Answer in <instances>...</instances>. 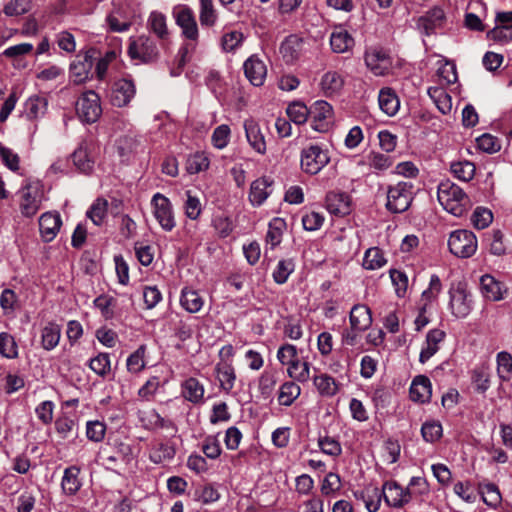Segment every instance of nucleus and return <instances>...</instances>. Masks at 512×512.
<instances>
[{"instance_id":"1","label":"nucleus","mask_w":512,"mask_h":512,"mask_svg":"<svg viewBox=\"0 0 512 512\" xmlns=\"http://www.w3.org/2000/svg\"><path fill=\"white\" fill-rule=\"evenodd\" d=\"M437 197L442 207L457 217L463 216L471 206L470 199L462 188L449 180L439 184Z\"/></svg>"},{"instance_id":"2","label":"nucleus","mask_w":512,"mask_h":512,"mask_svg":"<svg viewBox=\"0 0 512 512\" xmlns=\"http://www.w3.org/2000/svg\"><path fill=\"white\" fill-rule=\"evenodd\" d=\"M277 359L282 365H287V374L297 382L305 383L310 379V364L298 359L296 346L283 344L277 351Z\"/></svg>"},{"instance_id":"3","label":"nucleus","mask_w":512,"mask_h":512,"mask_svg":"<svg viewBox=\"0 0 512 512\" xmlns=\"http://www.w3.org/2000/svg\"><path fill=\"white\" fill-rule=\"evenodd\" d=\"M330 161L328 150L320 144H310L300 153V166L304 173L316 175Z\"/></svg>"},{"instance_id":"4","label":"nucleus","mask_w":512,"mask_h":512,"mask_svg":"<svg viewBox=\"0 0 512 512\" xmlns=\"http://www.w3.org/2000/svg\"><path fill=\"white\" fill-rule=\"evenodd\" d=\"M19 208L24 217L35 216L41 208L44 193L39 182H28L18 192Z\"/></svg>"},{"instance_id":"5","label":"nucleus","mask_w":512,"mask_h":512,"mask_svg":"<svg viewBox=\"0 0 512 512\" xmlns=\"http://www.w3.org/2000/svg\"><path fill=\"white\" fill-rule=\"evenodd\" d=\"M449 309L456 318H465L472 310L471 294L463 281L453 282L449 288Z\"/></svg>"},{"instance_id":"6","label":"nucleus","mask_w":512,"mask_h":512,"mask_svg":"<svg viewBox=\"0 0 512 512\" xmlns=\"http://www.w3.org/2000/svg\"><path fill=\"white\" fill-rule=\"evenodd\" d=\"M448 247L453 255L459 258H469L476 253L478 241L472 231L460 229L450 234Z\"/></svg>"},{"instance_id":"7","label":"nucleus","mask_w":512,"mask_h":512,"mask_svg":"<svg viewBox=\"0 0 512 512\" xmlns=\"http://www.w3.org/2000/svg\"><path fill=\"white\" fill-rule=\"evenodd\" d=\"M412 199L413 184L409 181H401L389 187L386 207L393 213H402L409 208Z\"/></svg>"},{"instance_id":"8","label":"nucleus","mask_w":512,"mask_h":512,"mask_svg":"<svg viewBox=\"0 0 512 512\" xmlns=\"http://www.w3.org/2000/svg\"><path fill=\"white\" fill-rule=\"evenodd\" d=\"M172 16L176 25L181 30V35L189 41H198L199 28L194 11L185 4L176 5L172 10Z\"/></svg>"},{"instance_id":"9","label":"nucleus","mask_w":512,"mask_h":512,"mask_svg":"<svg viewBox=\"0 0 512 512\" xmlns=\"http://www.w3.org/2000/svg\"><path fill=\"white\" fill-rule=\"evenodd\" d=\"M128 54L132 59L149 63L158 58L159 51L155 41L151 37L147 35H140L136 38L130 39Z\"/></svg>"},{"instance_id":"10","label":"nucleus","mask_w":512,"mask_h":512,"mask_svg":"<svg viewBox=\"0 0 512 512\" xmlns=\"http://www.w3.org/2000/svg\"><path fill=\"white\" fill-rule=\"evenodd\" d=\"M76 112L82 121L96 122L102 114L99 95L92 90L83 93L76 102Z\"/></svg>"},{"instance_id":"11","label":"nucleus","mask_w":512,"mask_h":512,"mask_svg":"<svg viewBox=\"0 0 512 512\" xmlns=\"http://www.w3.org/2000/svg\"><path fill=\"white\" fill-rule=\"evenodd\" d=\"M153 214L161 228L171 231L176 226L173 207L170 200L161 193L153 195L151 200Z\"/></svg>"},{"instance_id":"12","label":"nucleus","mask_w":512,"mask_h":512,"mask_svg":"<svg viewBox=\"0 0 512 512\" xmlns=\"http://www.w3.org/2000/svg\"><path fill=\"white\" fill-rule=\"evenodd\" d=\"M333 108L324 101H316L310 108V125L316 132H327L333 125Z\"/></svg>"},{"instance_id":"13","label":"nucleus","mask_w":512,"mask_h":512,"mask_svg":"<svg viewBox=\"0 0 512 512\" xmlns=\"http://www.w3.org/2000/svg\"><path fill=\"white\" fill-rule=\"evenodd\" d=\"M94 51L79 54L70 64V77L75 84H82L90 78L94 65Z\"/></svg>"},{"instance_id":"14","label":"nucleus","mask_w":512,"mask_h":512,"mask_svg":"<svg viewBox=\"0 0 512 512\" xmlns=\"http://www.w3.org/2000/svg\"><path fill=\"white\" fill-rule=\"evenodd\" d=\"M385 502L391 507H402L412 498L409 487H402L396 481H386L381 491Z\"/></svg>"},{"instance_id":"15","label":"nucleus","mask_w":512,"mask_h":512,"mask_svg":"<svg viewBox=\"0 0 512 512\" xmlns=\"http://www.w3.org/2000/svg\"><path fill=\"white\" fill-rule=\"evenodd\" d=\"M136 88L132 80L119 79L114 82L111 88L110 100L116 107H125L134 98Z\"/></svg>"},{"instance_id":"16","label":"nucleus","mask_w":512,"mask_h":512,"mask_svg":"<svg viewBox=\"0 0 512 512\" xmlns=\"http://www.w3.org/2000/svg\"><path fill=\"white\" fill-rule=\"evenodd\" d=\"M243 128L250 147L258 154H265L267 150L266 141L259 123L253 118H248L244 120Z\"/></svg>"},{"instance_id":"17","label":"nucleus","mask_w":512,"mask_h":512,"mask_svg":"<svg viewBox=\"0 0 512 512\" xmlns=\"http://www.w3.org/2000/svg\"><path fill=\"white\" fill-rule=\"evenodd\" d=\"M243 68L246 78L252 85H263L267 75V68L265 63L258 56H250L244 62Z\"/></svg>"},{"instance_id":"18","label":"nucleus","mask_w":512,"mask_h":512,"mask_svg":"<svg viewBox=\"0 0 512 512\" xmlns=\"http://www.w3.org/2000/svg\"><path fill=\"white\" fill-rule=\"evenodd\" d=\"M365 63L376 76L387 74L391 67L390 57L381 49H371L367 51L365 54Z\"/></svg>"},{"instance_id":"19","label":"nucleus","mask_w":512,"mask_h":512,"mask_svg":"<svg viewBox=\"0 0 512 512\" xmlns=\"http://www.w3.org/2000/svg\"><path fill=\"white\" fill-rule=\"evenodd\" d=\"M62 221L57 213L46 212L39 218V230L45 242L52 241L60 230Z\"/></svg>"},{"instance_id":"20","label":"nucleus","mask_w":512,"mask_h":512,"mask_svg":"<svg viewBox=\"0 0 512 512\" xmlns=\"http://www.w3.org/2000/svg\"><path fill=\"white\" fill-rule=\"evenodd\" d=\"M147 28L153 33L162 43L170 39V30L167 25L166 16L159 11H152L147 19Z\"/></svg>"},{"instance_id":"21","label":"nucleus","mask_w":512,"mask_h":512,"mask_svg":"<svg viewBox=\"0 0 512 512\" xmlns=\"http://www.w3.org/2000/svg\"><path fill=\"white\" fill-rule=\"evenodd\" d=\"M354 38L341 26L335 27L330 35V45L335 53H345L354 46Z\"/></svg>"},{"instance_id":"22","label":"nucleus","mask_w":512,"mask_h":512,"mask_svg":"<svg viewBox=\"0 0 512 512\" xmlns=\"http://www.w3.org/2000/svg\"><path fill=\"white\" fill-rule=\"evenodd\" d=\"M446 334L443 330L432 329L426 335L425 346L422 348L419 356L421 363L427 362L439 350V343H441Z\"/></svg>"},{"instance_id":"23","label":"nucleus","mask_w":512,"mask_h":512,"mask_svg":"<svg viewBox=\"0 0 512 512\" xmlns=\"http://www.w3.org/2000/svg\"><path fill=\"white\" fill-rule=\"evenodd\" d=\"M350 325L356 331H365L372 323L371 311L366 305H354L350 311Z\"/></svg>"},{"instance_id":"24","label":"nucleus","mask_w":512,"mask_h":512,"mask_svg":"<svg viewBox=\"0 0 512 512\" xmlns=\"http://www.w3.org/2000/svg\"><path fill=\"white\" fill-rule=\"evenodd\" d=\"M354 496L358 500H362L369 512H376L380 507L381 491L374 485H367L363 489L355 491Z\"/></svg>"},{"instance_id":"25","label":"nucleus","mask_w":512,"mask_h":512,"mask_svg":"<svg viewBox=\"0 0 512 512\" xmlns=\"http://www.w3.org/2000/svg\"><path fill=\"white\" fill-rule=\"evenodd\" d=\"M326 208L334 215L344 216L350 211V199L345 193L330 192L326 196Z\"/></svg>"},{"instance_id":"26","label":"nucleus","mask_w":512,"mask_h":512,"mask_svg":"<svg viewBox=\"0 0 512 512\" xmlns=\"http://www.w3.org/2000/svg\"><path fill=\"white\" fill-rule=\"evenodd\" d=\"M431 382L426 376H417L410 387V397L415 402L425 403L431 398Z\"/></svg>"},{"instance_id":"27","label":"nucleus","mask_w":512,"mask_h":512,"mask_svg":"<svg viewBox=\"0 0 512 512\" xmlns=\"http://www.w3.org/2000/svg\"><path fill=\"white\" fill-rule=\"evenodd\" d=\"M131 448L129 445L120 444L117 454H109L106 449L99 452V459L106 469L115 470L119 460L127 463L130 458Z\"/></svg>"},{"instance_id":"28","label":"nucleus","mask_w":512,"mask_h":512,"mask_svg":"<svg viewBox=\"0 0 512 512\" xmlns=\"http://www.w3.org/2000/svg\"><path fill=\"white\" fill-rule=\"evenodd\" d=\"M270 185L271 182L265 177L256 179L251 183L249 200L253 206H260L264 203L271 193L268 190Z\"/></svg>"},{"instance_id":"29","label":"nucleus","mask_w":512,"mask_h":512,"mask_svg":"<svg viewBox=\"0 0 512 512\" xmlns=\"http://www.w3.org/2000/svg\"><path fill=\"white\" fill-rule=\"evenodd\" d=\"M303 41L297 36L287 37L280 46V53L287 63L296 61L301 53Z\"/></svg>"},{"instance_id":"30","label":"nucleus","mask_w":512,"mask_h":512,"mask_svg":"<svg viewBox=\"0 0 512 512\" xmlns=\"http://www.w3.org/2000/svg\"><path fill=\"white\" fill-rule=\"evenodd\" d=\"M343 85V77L335 71L326 72L322 76L320 82L321 90L326 96H333L338 94L343 88Z\"/></svg>"},{"instance_id":"31","label":"nucleus","mask_w":512,"mask_h":512,"mask_svg":"<svg viewBox=\"0 0 512 512\" xmlns=\"http://www.w3.org/2000/svg\"><path fill=\"white\" fill-rule=\"evenodd\" d=\"M437 76L439 83L441 84L440 87L454 84L458 79L455 63L446 59L438 60Z\"/></svg>"},{"instance_id":"32","label":"nucleus","mask_w":512,"mask_h":512,"mask_svg":"<svg viewBox=\"0 0 512 512\" xmlns=\"http://www.w3.org/2000/svg\"><path fill=\"white\" fill-rule=\"evenodd\" d=\"M429 97L432 99L437 109L444 115L449 114L452 110V98L446 92L444 87H430L427 90Z\"/></svg>"},{"instance_id":"33","label":"nucleus","mask_w":512,"mask_h":512,"mask_svg":"<svg viewBox=\"0 0 512 512\" xmlns=\"http://www.w3.org/2000/svg\"><path fill=\"white\" fill-rule=\"evenodd\" d=\"M175 447L170 442H155L150 448V460L156 464L173 459Z\"/></svg>"},{"instance_id":"34","label":"nucleus","mask_w":512,"mask_h":512,"mask_svg":"<svg viewBox=\"0 0 512 512\" xmlns=\"http://www.w3.org/2000/svg\"><path fill=\"white\" fill-rule=\"evenodd\" d=\"M79 474L80 469L76 466H70L64 470L61 487L65 494L74 495L79 491L81 488Z\"/></svg>"},{"instance_id":"35","label":"nucleus","mask_w":512,"mask_h":512,"mask_svg":"<svg viewBox=\"0 0 512 512\" xmlns=\"http://www.w3.org/2000/svg\"><path fill=\"white\" fill-rule=\"evenodd\" d=\"M378 101L380 109L388 116H394L399 110V99L390 88H384L380 91Z\"/></svg>"},{"instance_id":"36","label":"nucleus","mask_w":512,"mask_h":512,"mask_svg":"<svg viewBox=\"0 0 512 512\" xmlns=\"http://www.w3.org/2000/svg\"><path fill=\"white\" fill-rule=\"evenodd\" d=\"M481 288L483 295L491 301H498L503 298V285L491 275L481 277Z\"/></svg>"},{"instance_id":"37","label":"nucleus","mask_w":512,"mask_h":512,"mask_svg":"<svg viewBox=\"0 0 512 512\" xmlns=\"http://www.w3.org/2000/svg\"><path fill=\"white\" fill-rule=\"evenodd\" d=\"M478 492L483 502L490 507H497L501 503V493L497 485L491 482L482 481L478 483Z\"/></svg>"},{"instance_id":"38","label":"nucleus","mask_w":512,"mask_h":512,"mask_svg":"<svg viewBox=\"0 0 512 512\" xmlns=\"http://www.w3.org/2000/svg\"><path fill=\"white\" fill-rule=\"evenodd\" d=\"M495 23V27L487 32V39L501 45L512 42V24L500 21H495Z\"/></svg>"},{"instance_id":"39","label":"nucleus","mask_w":512,"mask_h":512,"mask_svg":"<svg viewBox=\"0 0 512 512\" xmlns=\"http://www.w3.org/2000/svg\"><path fill=\"white\" fill-rule=\"evenodd\" d=\"M215 371L220 387L226 392L231 391L236 380L233 367L227 362H220L216 365Z\"/></svg>"},{"instance_id":"40","label":"nucleus","mask_w":512,"mask_h":512,"mask_svg":"<svg viewBox=\"0 0 512 512\" xmlns=\"http://www.w3.org/2000/svg\"><path fill=\"white\" fill-rule=\"evenodd\" d=\"M181 306L189 313H197L203 307L204 301L195 290L184 288L180 298Z\"/></svg>"},{"instance_id":"41","label":"nucleus","mask_w":512,"mask_h":512,"mask_svg":"<svg viewBox=\"0 0 512 512\" xmlns=\"http://www.w3.org/2000/svg\"><path fill=\"white\" fill-rule=\"evenodd\" d=\"M183 397L192 402L198 403L203 399L204 387L196 378H189L182 384Z\"/></svg>"},{"instance_id":"42","label":"nucleus","mask_w":512,"mask_h":512,"mask_svg":"<svg viewBox=\"0 0 512 512\" xmlns=\"http://www.w3.org/2000/svg\"><path fill=\"white\" fill-rule=\"evenodd\" d=\"M313 383L318 392L325 397L334 396L339 389L338 383L328 374H320L313 378Z\"/></svg>"},{"instance_id":"43","label":"nucleus","mask_w":512,"mask_h":512,"mask_svg":"<svg viewBox=\"0 0 512 512\" xmlns=\"http://www.w3.org/2000/svg\"><path fill=\"white\" fill-rule=\"evenodd\" d=\"M301 388L294 381L283 383L279 389L278 402L283 406H290L300 396Z\"/></svg>"},{"instance_id":"44","label":"nucleus","mask_w":512,"mask_h":512,"mask_svg":"<svg viewBox=\"0 0 512 512\" xmlns=\"http://www.w3.org/2000/svg\"><path fill=\"white\" fill-rule=\"evenodd\" d=\"M475 170V165L468 160L453 162L450 165V171L453 176L464 182H469L473 179Z\"/></svg>"},{"instance_id":"45","label":"nucleus","mask_w":512,"mask_h":512,"mask_svg":"<svg viewBox=\"0 0 512 512\" xmlns=\"http://www.w3.org/2000/svg\"><path fill=\"white\" fill-rule=\"evenodd\" d=\"M61 329L56 323L47 324L42 330V345L46 350L55 348L60 340Z\"/></svg>"},{"instance_id":"46","label":"nucleus","mask_w":512,"mask_h":512,"mask_svg":"<svg viewBox=\"0 0 512 512\" xmlns=\"http://www.w3.org/2000/svg\"><path fill=\"white\" fill-rule=\"evenodd\" d=\"M47 109V100L44 97L33 96L25 103V113L29 119L43 116Z\"/></svg>"},{"instance_id":"47","label":"nucleus","mask_w":512,"mask_h":512,"mask_svg":"<svg viewBox=\"0 0 512 512\" xmlns=\"http://www.w3.org/2000/svg\"><path fill=\"white\" fill-rule=\"evenodd\" d=\"M285 228V222L283 219L274 218L268 226L266 234V243L270 245L271 249H274L281 243L283 230Z\"/></svg>"},{"instance_id":"48","label":"nucleus","mask_w":512,"mask_h":512,"mask_svg":"<svg viewBox=\"0 0 512 512\" xmlns=\"http://www.w3.org/2000/svg\"><path fill=\"white\" fill-rule=\"evenodd\" d=\"M199 19L202 26L212 27L215 25L218 15L214 8L213 0H199Z\"/></svg>"},{"instance_id":"49","label":"nucleus","mask_w":512,"mask_h":512,"mask_svg":"<svg viewBox=\"0 0 512 512\" xmlns=\"http://www.w3.org/2000/svg\"><path fill=\"white\" fill-rule=\"evenodd\" d=\"M383 252L377 248H369L363 258V267L367 270H376L382 268L386 264Z\"/></svg>"},{"instance_id":"50","label":"nucleus","mask_w":512,"mask_h":512,"mask_svg":"<svg viewBox=\"0 0 512 512\" xmlns=\"http://www.w3.org/2000/svg\"><path fill=\"white\" fill-rule=\"evenodd\" d=\"M295 270V262L292 258L282 259L273 271V279L277 284H284Z\"/></svg>"},{"instance_id":"51","label":"nucleus","mask_w":512,"mask_h":512,"mask_svg":"<svg viewBox=\"0 0 512 512\" xmlns=\"http://www.w3.org/2000/svg\"><path fill=\"white\" fill-rule=\"evenodd\" d=\"M108 202L104 199L98 198L91 205L87 211V217L95 224L100 226L107 215Z\"/></svg>"},{"instance_id":"52","label":"nucleus","mask_w":512,"mask_h":512,"mask_svg":"<svg viewBox=\"0 0 512 512\" xmlns=\"http://www.w3.org/2000/svg\"><path fill=\"white\" fill-rule=\"evenodd\" d=\"M289 119L297 125L304 124L310 115V109L301 102H293L287 107Z\"/></svg>"},{"instance_id":"53","label":"nucleus","mask_w":512,"mask_h":512,"mask_svg":"<svg viewBox=\"0 0 512 512\" xmlns=\"http://www.w3.org/2000/svg\"><path fill=\"white\" fill-rule=\"evenodd\" d=\"M73 163L82 173H90L93 169V161L88 156L87 148L81 145L72 155Z\"/></svg>"},{"instance_id":"54","label":"nucleus","mask_w":512,"mask_h":512,"mask_svg":"<svg viewBox=\"0 0 512 512\" xmlns=\"http://www.w3.org/2000/svg\"><path fill=\"white\" fill-rule=\"evenodd\" d=\"M497 373L502 381H508L512 377V355L508 352L497 354Z\"/></svg>"},{"instance_id":"55","label":"nucleus","mask_w":512,"mask_h":512,"mask_svg":"<svg viewBox=\"0 0 512 512\" xmlns=\"http://www.w3.org/2000/svg\"><path fill=\"white\" fill-rule=\"evenodd\" d=\"M0 354L8 359L18 356V347L12 335L7 332L0 333Z\"/></svg>"},{"instance_id":"56","label":"nucleus","mask_w":512,"mask_h":512,"mask_svg":"<svg viewBox=\"0 0 512 512\" xmlns=\"http://www.w3.org/2000/svg\"><path fill=\"white\" fill-rule=\"evenodd\" d=\"M231 137V129L228 125L222 124L216 127L211 136L212 145L219 150L227 147Z\"/></svg>"},{"instance_id":"57","label":"nucleus","mask_w":512,"mask_h":512,"mask_svg":"<svg viewBox=\"0 0 512 512\" xmlns=\"http://www.w3.org/2000/svg\"><path fill=\"white\" fill-rule=\"evenodd\" d=\"M187 199L184 203V209L186 216L191 220H196L199 218L202 212V205L200 199L192 195L191 191H186Z\"/></svg>"},{"instance_id":"58","label":"nucleus","mask_w":512,"mask_h":512,"mask_svg":"<svg viewBox=\"0 0 512 512\" xmlns=\"http://www.w3.org/2000/svg\"><path fill=\"white\" fill-rule=\"evenodd\" d=\"M493 220V214L489 209L477 207L472 214L471 221L475 228L484 229L488 227Z\"/></svg>"},{"instance_id":"59","label":"nucleus","mask_w":512,"mask_h":512,"mask_svg":"<svg viewBox=\"0 0 512 512\" xmlns=\"http://www.w3.org/2000/svg\"><path fill=\"white\" fill-rule=\"evenodd\" d=\"M146 347L141 345L134 353L127 359V368L130 372L138 373L145 367L144 355Z\"/></svg>"},{"instance_id":"60","label":"nucleus","mask_w":512,"mask_h":512,"mask_svg":"<svg viewBox=\"0 0 512 512\" xmlns=\"http://www.w3.org/2000/svg\"><path fill=\"white\" fill-rule=\"evenodd\" d=\"M421 434L425 441L435 442L442 436V426L439 422H425L421 428Z\"/></svg>"},{"instance_id":"61","label":"nucleus","mask_w":512,"mask_h":512,"mask_svg":"<svg viewBox=\"0 0 512 512\" xmlns=\"http://www.w3.org/2000/svg\"><path fill=\"white\" fill-rule=\"evenodd\" d=\"M0 158L3 164L11 171H17L19 169L20 158L18 154L2 143H0Z\"/></svg>"},{"instance_id":"62","label":"nucleus","mask_w":512,"mask_h":512,"mask_svg":"<svg viewBox=\"0 0 512 512\" xmlns=\"http://www.w3.org/2000/svg\"><path fill=\"white\" fill-rule=\"evenodd\" d=\"M209 160L203 153H196L187 160V171L196 174L208 169Z\"/></svg>"},{"instance_id":"63","label":"nucleus","mask_w":512,"mask_h":512,"mask_svg":"<svg viewBox=\"0 0 512 512\" xmlns=\"http://www.w3.org/2000/svg\"><path fill=\"white\" fill-rule=\"evenodd\" d=\"M318 445L323 453L330 456H338L342 452L340 443L333 437H320Z\"/></svg>"},{"instance_id":"64","label":"nucleus","mask_w":512,"mask_h":512,"mask_svg":"<svg viewBox=\"0 0 512 512\" xmlns=\"http://www.w3.org/2000/svg\"><path fill=\"white\" fill-rule=\"evenodd\" d=\"M90 368L98 375L104 376L110 371L109 355L100 353L90 360Z\"/></svg>"}]
</instances>
